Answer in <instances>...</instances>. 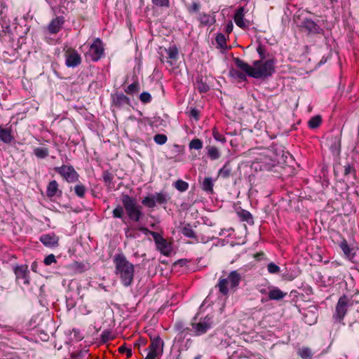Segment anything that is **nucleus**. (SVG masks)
Segmentation results:
<instances>
[{
    "label": "nucleus",
    "mask_w": 359,
    "mask_h": 359,
    "mask_svg": "<svg viewBox=\"0 0 359 359\" xmlns=\"http://www.w3.org/2000/svg\"><path fill=\"white\" fill-rule=\"evenodd\" d=\"M34 154L39 158H45L48 156L49 151L46 147H37L34 149Z\"/></svg>",
    "instance_id": "29"
},
{
    "label": "nucleus",
    "mask_w": 359,
    "mask_h": 359,
    "mask_svg": "<svg viewBox=\"0 0 359 359\" xmlns=\"http://www.w3.org/2000/svg\"><path fill=\"white\" fill-rule=\"evenodd\" d=\"M14 140L15 136L12 127L0 126V141L6 144H11Z\"/></svg>",
    "instance_id": "15"
},
{
    "label": "nucleus",
    "mask_w": 359,
    "mask_h": 359,
    "mask_svg": "<svg viewBox=\"0 0 359 359\" xmlns=\"http://www.w3.org/2000/svg\"><path fill=\"white\" fill-rule=\"evenodd\" d=\"M163 341L159 337L151 339L149 346V351L144 359H156L163 353Z\"/></svg>",
    "instance_id": "9"
},
{
    "label": "nucleus",
    "mask_w": 359,
    "mask_h": 359,
    "mask_svg": "<svg viewBox=\"0 0 359 359\" xmlns=\"http://www.w3.org/2000/svg\"><path fill=\"white\" fill-rule=\"evenodd\" d=\"M216 41L220 46H223V44L226 43V39L224 35L222 34H217V36H216Z\"/></svg>",
    "instance_id": "46"
},
{
    "label": "nucleus",
    "mask_w": 359,
    "mask_h": 359,
    "mask_svg": "<svg viewBox=\"0 0 359 359\" xmlns=\"http://www.w3.org/2000/svg\"><path fill=\"white\" fill-rule=\"evenodd\" d=\"M198 20L201 26L212 25L215 22V16L205 13H199Z\"/></svg>",
    "instance_id": "21"
},
{
    "label": "nucleus",
    "mask_w": 359,
    "mask_h": 359,
    "mask_svg": "<svg viewBox=\"0 0 359 359\" xmlns=\"http://www.w3.org/2000/svg\"><path fill=\"white\" fill-rule=\"evenodd\" d=\"M189 149L199 150L203 147V142L201 140L196 138L189 142Z\"/></svg>",
    "instance_id": "35"
},
{
    "label": "nucleus",
    "mask_w": 359,
    "mask_h": 359,
    "mask_svg": "<svg viewBox=\"0 0 359 359\" xmlns=\"http://www.w3.org/2000/svg\"><path fill=\"white\" fill-rule=\"evenodd\" d=\"M154 4L161 7H169V0H152Z\"/></svg>",
    "instance_id": "42"
},
{
    "label": "nucleus",
    "mask_w": 359,
    "mask_h": 359,
    "mask_svg": "<svg viewBox=\"0 0 359 359\" xmlns=\"http://www.w3.org/2000/svg\"><path fill=\"white\" fill-rule=\"evenodd\" d=\"M119 351L121 353H124V352L127 351L128 355H131V354H132L131 353V350L127 348L126 347H125L123 346L119 347Z\"/></svg>",
    "instance_id": "55"
},
{
    "label": "nucleus",
    "mask_w": 359,
    "mask_h": 359,
    "mask_svg": "<svg viewBox=\"0 0 359 359\" xmlns=\"http://www.w3.org/2000/svg\"><path fill=\"white\" fill-rule=\"evenodd\" d=\"M154 198L155 199V203H159V204H163L165 203L168 201L167 196L163 193H157L154 194Z\"/></svg>",
    "instance_id": "34"
},
{
    "label": "nucleus",
    "mask_w": 359,
    "mask_h": 359,
    "mask_svg": "<svg viewBox=\"0 0 359 359\" xmlns=\"http://www.w3.org/2000/svg\"><path fill=\"white\" fill-rule=\"evenodd\" d=\"M58 183L55 180L50 181L48 186L46 190V195L49 198H52L56 195V194L59 191L61 194V191H59L58 189Z\"/></svg>",
    "instance_id": "22"
},
{
    "label": "nucleus",
    "mask_w": 359,
    "mask_h": 359,
    "mask_svg": "<svg viewBox=\"0 0 359 359\" xmlns=\"http://www.w3.org/2000/svg\"><path fill=\"white\" fill-rule=\"evenodd\" d=\"M66 65L69 67H75L81 62V58L76 50L68 48L65 52Z\"/></svg>",
    "instance_id": "12"
},
{
    "label": "nucleus",
    "mask_w": 359,
    "mask_h": 359,
    "mask_svg": "<svg viewBox=\"0 0 359 359\" xmlns=\"http://www.w3.org/2000/svg\"><path fill=\"white\" fill-rule=\"evenodd\" d=\"M245 9L243 7H240L234 15V22L237 26L244 29L248 27L246 22L244 20Z\"/></svg>",
    "instance_id": "18"
},
{
    "label": "nucleus",
    "mask_w": 359,
    "mask_h": 359,
    "mask_svg": "<svg viewBox=\"0 0 359 359\" xmlns=\"http://www.w3.org/2000/svg\"><path fill=\"white\" fill-rule=\"evenodd\" d=\"M70 269L75 273H82L86 270V265L81 262H74L70 266Z\"/></svg>",
    "instance_id": "28"
},
{
    "label": "nucleus",
    "mask_w": 359,
    "mask_h": 359,
    "mask_svg": "<svg viewBox=\"0 0 359 359\" xmlns=\"http://www.w3.org/2000/svg\"><path fill=\"white\" fill-rule=\"evenodd\" d=\"M354 303V300L344 295L341 297L336 305L335 312L333 315V318L339 322L343 320L344 316H346L348 308L353 306Z\"/></svg>",
    "instance_id": "6"
},
{
    "label": "nucleus",
    "mask_w": 359,
    "mask_h": 359,
    "mask_svg": "<svg viewBox=\"0 0 359 359\" xmlns=\"http://www.w3.org/2000/svg\"><path fill=\"white\" fill-rule=\"evenodd\" d=\"M257 51L259 53L262 60L265 58V49L262 45H259L257 48Z\"/></svg>",
    "instance_id": "48"
},
{
    "label": "nucleus",
    "mask_w": 359,
    "mask_h": 359,
    "mask_svg": "<svg viewBox=\"0 0 359 359\" xmlns=\"http://www.w3.org/2000/svg\"><path fill=\"white\" fill-rule=\"evenodd\" d=\"M259 163H263V166L265 169L269 170L278 162L277 158L274 156L271 151H267L264 155H262L257 158Z\"/></svg>",
    "instance_id": "13"
},
{
    "label": "nucleus",
    "mask_w": 359,
    "mask_h": 359,
    "mask_svg": "<svg viewBox=\"0 0 359 359\" xmlns=\"http://www.w3.org/2000/svg\"><path fill=\"white\" fill-rule=\"evenodd\" d=\"M264 254L263 253H257L256 255H255V258H257V259H259L260 257L261 256H263Z\"/></svg>",
    "instance_id": "58"
},
{
    "label": "nucleus",
    "mask_w": 359,
    "mask_h": 359,
    "mask_svg": "<svg viewBox=\"0 0 359 359\" xmlns=\"http://www.w3.org/2000/svg\"><path fill=\"white\" fill-rule=\"evenodd\" d=\"M195 359H198V357H196V358H195Z\"/></svg>",
    "instance_id": "62"
},
{
    "label": "nucleus",
    "mask_w": 359,
    "mask_h": 359,
    "mask_svg": "<svg viewBox=\"0 0 359 359\" xmlns=\"http://www.w3.org/2000/svg\"><path fill=\"white\" fill-rule=\"evenodd\" d=\"M190 114L192 117H194L195 119H198V111L196 109H193L190 111Z\"/></svg>",
    "instance_id": "54"
},
{
    "label": "nucleus",
    "mask_w": 359,
    "mask_h": 359,
    "mask_svg": "<svg viewBox=\"0 0 359 359\" xmlns=\"http://www.w3.org/2000/svg\"><path fill=\"white\" fill-rule=\"evenodd\" d=\"M113 103L118 107L129 102V99L123 93H116L112 96Z\"/></svg>",
    "instance_id": "23"
},
{
    "label": "nucleus",
    "mask_w": 359,
    "mask_h": 359,
    "mask_svg": "<svg viewBox=\"0 0 359 359\" xmlns=\"http://www.w3.org/2000/svg\"><path fill=\"white\" fill-rule=\"evenodd\" d=\"M54 170L69 183L76 182L79 180V175L72 165H63L55 167Z\"/></svg>",
    "instance_id": "7"
},
{
    "label": "nucleus",
    "mask_w": 359,
    "mask_h": 359,
    "mask_svg": "<svg viewBox=\"0 0 359 359\" xmlns=\"http://www.w3.org/2000/svg\"><path fill=\"white\" fill-rule=\"evenodd\" d=\"M341 249L344 253L348 257H353V254L351 253L352 249L348 246L347 242L344 241L340 244Z\"/></svg>",
    "instance_id": "36"
},
{
    "label": "nucleus",
    "mask_w": 359,
    "mask_h": 359,
    "mask_svg": "<svg viewBox=\"0 0 359 359\" xmlns=\"http://www.w3.org/2000/svg\"><path fill=\"white\" fill-rule=\"evenodd\" d=\"M157 249L164 255L168 256L172 252V245L157 232L150 231Z\"/></svg>",
    "instance_id": "8"
},
{
    "label": "nucleus",
    "mask_w": 359,
    "mask_h": 359,
    "mask_svg": "<svg viewBox=\"0 0 359 359\" xmlns=\"http://www.w3.org/2000/svg\"><path fill=\"white\" fill-rule=\"evenodd\" d=\"M140 100L143 103H149L151 100V96L149 93L143 92L140 95Z\"/></svg>",
    "instance_id": "41"
},
{
    "label": "nucleus",
    "mask_w": 359,
    "mask_h": 359,
    "mask_svg": "<svg viewBox=\"0 0 359 359\" xmlns=\"http://www.w3.org/2000/svg\"><path fill=\"white\" fill-rule=\"evenodd\" d=\"M287 295L286 292H283L278 287H272L268 292L270 300H280Z\"/></svg>",
    "instance_id": "20"
},
{
    "label": "nucleus",
    "mask_w": 359,
    "mask_h": 359,
    "mask_svg": "<svg viewBox=\"0 0 359 359\" xmlns=\"http://www.w3.org/2000/svg\"><path fill=\"white\" fill-rule=\"evenodd\" d=\"M331 2L335 1L336 0H330Z\"/></svg>",
    "instance_id": "61"
},
{
    "label": "nucleus",
    "mask_w": 359,
    "mask_h": 359,
    "mask_svg": "<svg viewBox=\"0 0 359 359\" xmlns=\"http://www.w3.org/2000/svg\"><path fill=\"white\" fill-rule=\"evenodd\" d=\"M175 187L180 191H185L188 189L189 184L182 180H178L175 183Z\"/></svg>",
    "instance_id": "33"
},
{
    "label": "nucleus",
    "mask_w": 359,
    "mask_h": 359,
    "mask_svg": "<svg viewBox=\"0 0 359 359\" xmlns=\"http://www.w3.org/2000/svg\"><path fill=\"white\" fill-rule=\"evenodd\" d=\"M353 171H355L354 168L349 164H347L346 165L344 166V175H348Z\"/></svg>",
    "instance_id": "52"
},
{
    "label": "nucleus",
    "mask_w": 359,
    "mask_h": 359,
    "mask_svg": "<svg viewBox=\"0 0 359 359\" xmlns=\"http://www.w3.org/2000/svg\"><path fill=\"white\" fill-rule=\"evenodd\" d=\"M175 327H176L177 331L181 334H182L186 330H189L188 328H184L181 324H177Z\"/></svg>",
    "instance_id": "53"
},
{
    "label": "nucleus",
    "mask_w": 359,
    "mask_h": 359,
    "mask_svg": "<svg viewBox=\"0 0 359 359\" xmlns=\"http://www.w3.org/2000/svg\"><path fill=\"white\" fill-rule=\"evenodd\" d=\"M167 136L164 134H157L154 137V142L158 144H164L167 142Z\"/></svg>",
    "instance_id": "38"
},
{
    "label": "nucleus",
    "mask_w": 359,
    "mask_h": 359,
    "mask_svg": "<svg viewBox=\"0 0 359 359\" xmlns=\"http://www.w3.org/2000/svg\"><path fill=\"white\" fill-rule=\"evenodd\" d=\"M206 149L208 156L211 160H217L220 157V152L217 147L214 146H208Z\"/></svg>",
    "instance_id": "25"
},
{
    "label": "nucleus",
    "mask_w": 359,
    "mask_h": 359,
    "mask_svg": "<svg viewBox=\"0 0 359 359\" xmlns=\"http://www.w3.org/2000/svg\"><path fill=\"white\" fill-rule=\"evenodd\" d=\"M231 172V168L229 165V163L226 162L224 165L219 170L218 176L222 178H227L230 176Z\"/></svg>",
    "instance_id": "27"
},
{
    "label": "nucleus",
    "mask_w": 359,
    "mask_h": 359,
    "mask_svg": "<svg viewBox=\"0 0 359 359\" xmlns=\"http://www.w3.org/2000/svg\"><path fill=\"white\" fill-rule=\"evenodd\" d=\"M200 8V4L196 2H194L188 8L190 13L198 12Z\"/></svg>",
    "instance_id": "47"
},
{
    "label": "nucleus",
    "mask_w": 359,
    "mask_h": 359,
    "mask_svg": "<svg viewBox=\"0 0 359 359\" xmlns=\"http://www.w3.org/2000/svg\"><path fill=\"white\" fill-rule=\"evenodd\" d=\"M141 230H142V231H147V229H145V228H142Z\"/></svg>",
    "instance_id": "60"
},
{
    "label": "nucleus",
    "mask_w": 359,
    "mask_h": 359,
    "mask_svg": "<svg viewBox=\"0 0 359 359\" xmlns=\"http://www.w3.org/2000/svg\"><path fill=\"white\" fill-rule=\"evenodd\" d=\"M142 204L149 207V208H154L156 206L155 199L154 196L152 197H145L142 201Z\"/></svg>",
    "instance_id": "39"
},
{
    "label": "nucleus",
    "mask_w": 359,
    "mask_h": 359,
    "mask_svg": "<svg viewBox=\"0 0 359 359\" xmlns=\"http://www.w3.org/2000/svg\"><path fill=\"white\" fill-rule=\"evenodd\" d=\"M139 86H140L139 83L137 81H135V82L131 83L130 85H129L127 87V88L125 90V92L127 94L133 95L139 91V90H140Z\"/></svg>",
    "instance_id": "31"
},
{
    "label": "nucleus",
    "mask_w": 359,
    "mask_h": 359,
    "mask_svg": "<svg viewBox=\"0 0 359 359\" xmlns=\"http://www.w3.org/2000/svg\"><path fill=\"white\" fill-rule=\"evenodd\" d=\"M182 233L186 237L196 239V233L189 224H187L182 227Z\"/></svg>",
    "instance_id": "30"
},
{
    "label": "nucleus",
    "mask_w": 359,
    "mask_h": 359,
    "mask_svg": "<svg viewBox=\"0 0 359 359\" xmlns=\"http://www.w3.org/2000/svg\"><path fill=\"white\" fill-rule=\"evenodd\" d=\"M115 273L125 287L130 286L133 280L135 266L123 253L116 254L113 258Z\"/></svg>",
    "instance_id": "2"
},
{
    "label": "nucleus",
    "mask_w": 359,
    "mask_h": 359,
    "mask_svg": "<svg viewBox=\"0 0 359 359\" xmlns=\"http://www.w3.org/2000/svg\"><path fill=\"white\" fill-rule=\"evenodd\" d=\"M213 180L211 177H205L203 182L201 183V189L208 194L213 193Z\"/></svg>",
    "instance_id": "24"
},
{
    "label": "nucleus",
    "mask_w": 359,
    "mask_h": 359,
    "mask_svg": "<svg viewBox=\"0 0 359 359\" xmlns=\"http://www.w3.org/2000/svg\"><path fill=\"white\" fill-rule=\"evenodd\" d=\"M241 217L243 220L248 222L250 219H252V215L246 210L243 211L241 213Z\"/></svg>",
    "instance_id": "49"
},
{
    "label": "nucleus",
    "mask_w": 359,
    "mask_h": 359,
    "mask_svg": "<svg viewBox=\"0 0 359 359\" xmlns=\"http://www.w3.org/2000/svg\"><path fill=\"white\" fill-rule=\"evenodd\" d=\"M165 51L167 53L168 62L172 66L173 62L176 61L179 55V50L176 46H170L168 48H165Z\"/></svg>",
    "instance_id": "19"
},
{
    "label": "nucleus",
    "mask_w": 359,
    "mask_h": 359,
    "mask_svg": "<svg viewBox=\"0 0 359 359\" xmlns=\"http://www.w3.org/2000/svg\"><path fill=\"white\" fill-rule=\"evenodd\" d=\"M233 29V24L232 22H229L227 25H226V30L227 32H231Z\"/></svg>",
    "instance_id": "56"
},
{
    "label": "nucleus",
    "mask_w": 359,
    "mask_h": 359,
    "mask_svg": "<svg viewBox=\"0 0 359 359\" xmlns=\"http://www.w3.org/2000/svg\"><path fill=\"white\" fill-rule=\"evenodd\" d=\"M321 122L322 118L320 116H315L309 120V126L311 128H316L320 125Z\"/></svg>",
    "instance_id": "32"
},
{
    "label": "nucleus",
    "mask_w": 359,
    "mask_h": 359,
    "mask_svg": "<svg viewBox=\"0 0 359 359\" xmlns=\"http://www.w3.org/2000/svg\"><path fill=\"white\" fill-rule=\"evenodd\" d=\"M304 11H299L294 15V21L300 27L305 29L309 33L321 34L323 30L311 19L304 18Z\"/></svg>",
    "instance_id": "5"
},
{
    "label": "nucleus",
    "mask_w": 359,
    "mask_h": 359,
    "mask_svg": "<svg viewBox=\"0 0 359 359\" xmlns=\"http://www.w3.org/2000/svg\"><path fill=\"white\" fill-rule=\"evenodd\" d=\"M88 54L93 61H97L102 57L104 54V48L102 42L100 39L97 38L94 40L90 47Z\"/></svg>",
    "instance_id": "10"
},
{
    "label": "nucleus",
    "mask_w": 359,
    "mask_h": 359,
    "mask_svg": "<svg viewBox=\"0 0 359 359\" xmlns=\"http://www.w3.org/2000/svg\"><path fill=\"white\" fill-rule=\"evenodd\" d=\"M4 359H20L19 357H12L10 358H4Z\"/></svg>",
    "instance_id": "59"
},
{
    "label": "nucleus",
    "mask_w": 359,
    "mask_h": 359,
    "mask_svg": "<svg viewBox=\"0 0 359 359\" xmlns=\"http://www.w3.org/2000/svg\"><path fill=\"white\" fill-rule=\"evenodd\" d=\"M65 22L64 18L62 16L57 17L51 20L48 26V30L50 34H57L61 29Z\"/></svg>",
    "instance_id": "16"
},
{
    "label": "nucleus",
    "mask_w": 359,
    "mask_h": 359,
    "mask_svg": "<svg viewBox=\"0 0 359 359\" xmlns=\"http://www.w3.org/2000/svg\"><path fill=\"white\" fill-rule=\"evenodd\" d=\"M16 280L19 283L29 285V271L27 265L17 266L14 269Z\"/></svg>",
    "instance_id": "11"
},
{
    "label": "nucleus",
    "mask_w": 359,
    "mask_h": 359,
    "mask_svg": "<svg viewBox=\"0 0 359 359\" xmlns=\"http://www.w3.org/2000/svg\"><path fill=\"white\" fill-rule=\"evenodd\" d=\"M58 237L54 233H48L42 235L40 237V241L46 247H56L58 244Z\"/></svg>",
    "instance_id": "17"
},
{
    "label": "nucleus",
    "mask_w": 359,
    "mask_h": 359,
    "mask_svg": "<svg viewBox=\"0 0 359 359\" xmlns=\"http://www.w3.org/2000/svg\"><path fill=\"white\" fill-rule=\"evenodd\" d=\"M231 74L232 76L237 77L241 80H245L246 76L245 74L243 72H241L238 70H232L231 71Z\"/></svg>",
    "instance_id": "45"
},
{
    "label": "nucleus",
    "mask_w": 359,
    "mask_h": 359,
    "mask_svg": "<svg viewBox=\"0 0 359 359\" xmlns=\"http://www.w3.org/2000/svg\"><path fill=\"white\" fill-rule=\"evenodd\" d=\"M267 270L269 273H278L280 271V267L273 262H270L267 266Z\"/></svg>",
    "instance_id": "40"
},
{
    "label": "nucleus",
    "mask_w": 359,
    "mask_h": 359,
    "mask_svg": "<svg viewBox=\"0 0 359 359\" xmlns=\"http://www.w3.org/2000/svg\"><path fill=\"white\" fill-rule=\"evenodd\" d=\"M259 292L262 293V294H267V290L266 288H262V289H260L259 290Z\"/></svg>",
    "instance_id": "57"
},
{
    "label": "nucleus",
    "mask_w": 359,
    "mask_h": 359,
    "mask_svg": "<svg viewBox=\"0 0 359 359\" xmlns=\"http://www.w3.org/2000/svg\"><path fill=\"white\" fill-rule=\"evenodd\" d=\"M241 281V275L237 271H232L226 278L221 277L219 279L217 287L219 292L227 296L230 291H236Z\"/></svg>",
    "instance_id": "3"
},
{
    "label": "nucleus",
    "mask_w": 359,
    "mask_h": 359,
    "mask_svg": "<svg viewBox=\"0 0 359 359\" xmlns=\"http://www.w3.org/2000/svg\"><path fill=\"white\" fill-rule=\"evenodd\" d=\"M297 354L302 359H311L313 356L312 350L309 347H302L297 351Z\"/></svg>",
    "instance_id": "26"
},
{
    "label": "nucleus",
    "mask_w": 359,
    "mask_h": 359,
    "mask_svg": "<svg viewBox=\"0 0 359 359\" xmlns=\"http://www.w3.org/2000/svg\"><path fill=\"white\" fill-rule=\"evenodd\" d=\"M235 63L241 70L255 79L269 76L274 72V62L271 59L265 61L256 60L254 62L253 66L249 65L239 58L236 59Z\"/></svg>",
    "instance_id": "1"
},
{
    "label": "nucleus",
    "mask_w": 359,
    "mask_h": 359,
    "mask_svg": "<svg viewBox=\"0 0 359 359\" xmlns=\"http://www.w3.org/2000/svg\"><path fill=\"white\" fill-rule=\"evenodd\" d=\"M212 324V317L206 316L199 323L193 324V328L196 334L200 335L205 333L211 327Z\"/></svg>",
    "instance_id": "14"
},
{
    "label": "nucleus",
    "mask_w": 359,
    "mask_h": 359,
    "mask_svg": "<svg viewBox=\"0 0 359 359\" xmlns=\"http://www.w3.org/2000/svg\"><path fill=\"white\" fill-rule=\"evenodd\" d=\"M55 262H56V259H55V255L53 254L48 255L44 259V264L46 265H50L51 264L55 263Z\"/></svg>",
    "instance_id": "44"
},
{
    "label": "nucleus",
    "mask_w": 359,
    "mask_h": 359,
    "mask_svg": "<svg viewBox=\"0 0 359 359\" xmlns=\"http://www.w3.org/2000/svg\"><path fill=\"white\" fill-rule=\"evenodd\" d=\"M213 137L217 141H219V142L225 141L224 137H223L221 134H219L217 132H215V131L213 132Z\"/></svg>",
    "instance_id": "51"
},
{
    "label": "nucleus",
    "mask_w": 359,
    "mask_h": 359,
    "mask_svg": "<svg viewBox=\"0 0 359 359\" xmlns=\"http://www.w3.org/2000/svg\"><path fill=\"white\" fill-rule=\"evenodd\" d=\"M75 194L80 198H83L86 192V188L83 184H77L74 187Z\"/></svg>",
    "instance_id": "37"
},
{
    "label": "nucleus",
    "mask_w": 359,
    "mask_h": 359,
    "mask_svg": "<svg viewBox=\"0 0 359 359\" xmlns=\"http://www.w3.org/2000/svg\"><path fill=\"white\" fill-rule=\"evenodd\" d=\"M121 201L129 218L133 221L138 222L142 213L141 207L137 204L136 199L128 195H123Z\"/></svg>",
    "instance_id": "4"
},
{
    "label": "nucleus",
    "mask_w": 359,
    "mask_h": 359,
    "mask_svg": "<svg viewBox=\"0 0 359 359\" xmlns=\"http://www.w3.org/2000/svg\"><path fill=\"white\" fill-rule=\"evenodd\" d=\"M198 88L200 92L205 93L209 90V86L206 83L201 82L199 83Z\"/></svg>",
    "instance_id": "50"
},
{
    "label": "nucleus",
    "mask_w": 359,
    "mask_h": 359,
    "mask_svg": "<svg viewBox=\"0 0 359 359\" xmlns=\"http://www.w3.org/2000/svg\"><path fill=\"white\" fill-rule=\"evenodd\" d=\"M123 215V209L121 206H117L114 210H113V216L114 217L117 218H121Z\"/></svg>",
    "instance_id": "43"
}]
</instances>
